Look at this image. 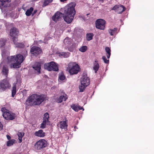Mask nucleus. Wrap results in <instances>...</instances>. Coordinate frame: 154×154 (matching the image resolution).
I'll use <instances>...</instances> for the list:
<instances>
[{"label":"nucleus","mask_w":154,"mask_h":154,"mask_svg":"<svg viewBox=\"0 0 154 154\" xmlns=\"http://www.w3.org/2000/svg\"><path fill=\"white\" fill-rule=\"evenodd\" d=\"M45 98L44 95L34 94L31 95L29 98L28 101L30 105H38L45 100Z\"/></svg>","instance_id":"obj_3"},{"label":"nucleus","mask_w":154,"mask_h":154,"mask_svg":"<svg viewBox=\"0 0 154 154\" xmlns=\"http://www.w3.org/2000/svg\"><path fill=\"white\" fill-rule=\"evenodd\" d=\"M59 79L60 80H63L65 79V77L63 74H61L59 75Z\"/></svg>","instance_id":"obj_38"},{"label":"nucleus","mask_w":154,"mask_h":154,"mask_svg":"<svg viewBox=\"0 0 154 154\" xmlns=\"http://www.w3.org/2000/svg\"><path fill=\"white\" fill-rule=\"evenodd\" d=\"M96 27L97 28L101 30H104L105 28L106 22L102 19L97 20L96 21Z\"/></svg>","instance_id":"obj_9"},{"label":"nucleus","mask_w":154,"mask_h":154,"mask_svg":"<svg viewBox=\"0 0 154 154\" xmlns=\"http://www.w3.org/2000/svg\"><path fill=\"white\" fill-rule=\"evenodd\" d=\"M112 10H114L118 14H121L125 10V8L123 5H117L112 8Z\"/></svg>","instance_id":"obj_11"},{"label":"nucleus","mask_w":154,"mask_h":154,"mask_svg":"<svg viewBox=\"0 0 154 154\" xmlns=\"http://www.w3.org/2000/svg\"><path fill=\"white\" fill-rule=\"evenodd\" d=\"M99 68V65L97 61H95L93 67V69L95 73H97Z\"/></svg>","instance_id":"obj_23"},{"label":"nucleus","mask_w":154,"mask_h":154,"mask_svg":"<svg viewBox=\"0 0 154 154\" xmlns=\"http://www.w3.org/2000/svg\"><path fill=\"white\" fill-rule=\"evenodd\" d=\"M34 134L35 136L41 137H43L45 136V133L42 130L36 131Z\"/></svg>","instance_id":"obj_22"},{"label":"nucleus","mask_w":154,"mask_h":154,"mask_svg":"<svg viewBox=\"0 0 154 154\" xmlns=\"http://www.w3.org/2000/svg\"><path fill=\"white\" fill-rule=\"evenodd\" d=\"M44 67L45 69L49 71L53 70L57 71L58 70L57 64L53 61L45 64Z\"/></svg>","instance_id":"obj_6"},{"label":"nucleus","mask_w":154,"mask_h":154,"mask_svg":"<svg viewBox=\"0 0 154 154\" xmlns=\"http://www.w3.org/2000/svg\"><path fill=\"white\" fill-rule=\"evenodd\" d=\"M5 42L4 39L2 38L0 39V47L3 46L5 45Z\"/></svg>","instance_id":"obj_36"},{"label":"nucleus","mask_w":154,"mask_h":154,"mask_svg":"<svg viewBox=\"0 0 154 154\" xmlns=\"http://www.w3.org/2000/svg\"><path fill=\"white\" fill-rule=\"evenodd\" d=\"M41 49L39 47L33 46L31 48L30 52L31 53L34 55H37L41 53Z\"/></svg>","instance_id":"obj_13"},{"label":"nucleus","mask_w":154,"mask_h":154,"mask_svg":"<svg viewBox=\"0 0 154 154\" xmlns=\"http://www.w3.org/2000/svg\"><path fill=\"white\" fill-rule=\"evenodd\" d=\"M16 84V83H14L12 85V97H14L17 92Z\"/></svg>","instance_id":"obj_24"},{"label":"nucleus","mask_w":154,"mask_h":154,"mask_svg":"<svg viewBox=\"0 0 154 154\" xmlns=\"http://www.w3.org/2000/svg\"><path fill=\"white\" fill-rule=\"evenodd\" d=\"M5 51H3L2 52V57H4L5 56Z\"/></svg>","instance_id":"obj_39"},{"label":"nucleus","mask_w":154,"mask_h":154,"mask_svg":"<svg viewBox=\"0 0 154 154\" xmlns=\"http://www.w3.org/2000/svg\"><path fill=\"white\" fill-rule=\"evenodd\" d=\"M87 50V47L86 46H82L79 49V50L82 52H85Z\"/></svg>","instance_id":"obj_34"},{"label":"nucleus","mask_w":154,"mask_h":154,"mask_svg":"<svg viewBox=\"0 0 154 154\" xmlns=\"http://www.w3.org/2000/svg\"><path fill=\"white\" fill-rule=\"evenodd\" d=\"M63 14L60 12H57L53 16L52 20L55 22H57V21L60 20L62 17H63Z\"/></svg>","instance_id":"obj_14"},{"label":"nucleus","mask_w":154,"mask_h":154,"mask_svg":"<svg viewBox=\"0 0 154 154\" xmlns=\"http://www.w3.org/2000/svg\"><path fill=\"white\" fill-rule=\"evenodd\" d=\"M11 38L13 39V42L16 47L20 48L22 47L23 46V44H22V46H21V44L20 43L18 42L17 37H16L12 38Z\"/></svg>","instance_id":"obj_21"},{"label":"nucleus","mask_w":154,"mask_h":154,"mask_svg":"<svg viewBox=\"0 0 154 154\" xmlns=\"http://www.w3.org/2000/svg\"><path fill=\"white\" fill-rule=\"evenodd\" d=\"M15 142V140L12 139L9 140L7 142V145L8 146L12 145Z\"/></svg>","instance_id":"obj_33"},{"label":"nucleus","mask_w":154,"mask_h":154,"mask_svg":"<svg viewBox=\"0 0 154 154\" xmlns=\"http://www.w3.org/2000/svg\"><path fill=\"white\" fill-rule=\"evenodd\" d=\"M117 28H114L113 29H110L108 30V32L111 35H113L117 32Z\"/></svg>","instance_id":"obj_29"},{"label":"nucleus","mask_w":154,"mask_h":154,"mask_svg":"<svg viewBox=\"0 0 154 154\" xmlns=\"http://www.w3.org/2000/svg\"><path fill=\"white\" fill-rule=\"evenodd\" d=\"M33 68L35 70L37 71L38 74L40 72L41 63L38 62H36L32 66Z\"/></svg>","instance_id":"obj_19"},{"label":"nucleus","mask_w":154,"mask_h":154,"mask_svg":"<svg viewBox=\"0 0 154 154\" xmlns=\"http://www.w3.org/2000/svg\"><path fill=\"white\" fill-rule=\"evenodd\" d=\"M67 0H60V1L61 2H64L65 1H66Z\"/></svg>","instance_id":"obj_44"},{"label":"nucleus","mask_w":154,"mask_h":154,"mask_svg":"<svg viewBox=\"0 0 154 154\" xmlns=\"http://www.w3.org/2000/svg\"><path fill=\"white\" fill-rule=\"evenodd\" d=\"M71 108L73 109L74 111L76 112H78L79 110L83 109L84 110V109L82 108V107L79 106L75 104L71 106Z\"/></svg>","instance_id":"obj_26"},{"label":"nucleus","mask_w":154,"mask_h":154,"mask_svg":"<svg viewBox=\"0 0 154 154\" xmlns=\"http://www.w3.org/2000/svg\"><path fill=\"white\" fill-rule=\"evenodd\" d=\"M53 0H45L43 5V6L45 7L49 3L51 2Z\"/></svg>","instance_id":"obj_35"},{"label":"nucleus","mask_w":154,"mask_h":154,"mask_svg":"<svg viewBox=\"0 0 154 154\" xmlns=\"http://www.w3.org/2000/svg\"><path fill=\"white\" fill-rule=\"evenodd\" d=\"M3 125L2 123L0 122V131L2 130L3 128Z\"/></svg>","instance_id":"obj_40"},{"label":"nucleus","mask_w":154,"mask_h":154,"mask_svg":"<svg viewBox=\"0 0 154 154\" xmlns=\"http://www.w3.org/2000/svg\"><path fill=\"white\" fill-rule=\"evenodd\" d=\"M1 111L2 112V116L7 120H12L15 119V114L9 111L5 107L1 109Z\"/></svg>","instance_id":"obj_5"},{"label":"nucleus","mask_w":154,"mask_h":154,"mask_svg":"<svg viewBox=\"0 0 154 154\" xmlns=\"http://www.w3.org/2000/svg\"><path fill=\"white\" fill-rule=\"evenodd\" d=\"M49 115L48 113L46 112L45 113L44 116L43 121L41 123L40 128H45L46 125L49 122L48 118Z\"/></svg>","instance_id":"obj_10"},{"label":"nucleus","mask_w":154,"mask_h":154,"mask_svg":"<svg viewBox=\"0 0 154 154\" xmlns=\"http://www.w3.org/2000/svg\"><path fill=\"white\" fill-rule=\"evenodd\" d=\"M18 34V31L16 28L11 29L10 31V35L11 38L17 37Z\"/></svg>","instance_id":"obj_17"},{"label":"nucleus","mask_w":154,"mask_h":154,"mask_svg":"<svg viewBox=\"0 0 154 154\" xmlns=\"http://www.w3.org/2000/svg\"><path fill=\"white\" fill-rule=\"evenodd\" d=\"M25 58L21 54H17L16 57L15 56H11L8 57V62L11 63V68H18L20 66L21 63L23 62Z\"/></svg>","instance_id":"obj_2"},{"label":"nucleus","mask_w":154,"mask_h":154,"mask_svg":"<svg viewBox=\"0 0 154 154\" xmlns=\"http://www.w3.org/2000/svg\"><path fill=\"white\" fill-rule=\"evenodd\" d=\"M1 28V26H0V28Z\"/></svg>","instance_id":"obj_47"},{"label":"nucleus","mask_w":154,"mask_h":154,"mask_svg":"<svg viewBox=\"0 0 154 154\" xmlns=\"http://www.w3.org/2000/svg\"><path fill=\"white\" fill-rule=\"evenodd\" d=\"M102 59L103 60L104 63L107 64H108L109 63V60H107L106 57L105 56H103L102 57Z\"/></svg>","instance_id":"obj_37"},{"label":"nucleus","mask_w":154,"mask_h":154,"mask_svg":"<svg viewBox=\"0 0 154 154\" xmlns=\"http://www.w3.org/2000/svg\"><path fill=\"white\" fill-rule=\"evenodd\" d=\"M37 12V10H34L33 11V15H34V14H35Z\"/></svg>","instance_id":"obj_43"},{"label":"nucleus","mask_w":154,"mask_h":154,"mask_svg":"<svg viewBox=\"0 0 154 154\" xmlns=\"http://www.w3.org/2000/svg\"><path fill=\"white\" fill-rule=\"evenodd\" d=\"M6 136H7V139L8 140H9L11 138V137L9 136L8 135H7Z\"/></svg>","instance_id":"obj_42"},{"label":"nucleus","mask_w":154,"mask_h":154,"mask_svg":"<svg viewBox=\"0 0 154 154\" xmlns=\"http://www.w3.org/2000/svg\"><path fill=\"white\" fill-rule=\"evenodd\" d=\"M10 2V0H0V7L2 11L3 12V8L6 7L7 3Z\"/></svg>","instance_id":"obj_15"},{"label":"nucleus","mask_w":154,"mask_h":154,"mask_svg":"<svg viewBox=\"0 0 154 154\" xmlns=\"http://www.w3.org/2000/svg\"><path fill=\"white\" fill-rule=\"evenodd\" d=\"M105 51L106 53V56L108 59H109L111 55V50L109 47L105 48Z\"/></svg>","instance_id":"obj_31"},{"label":"nucleus","mask_w":154,"mask_h":154,"mask_svg":"<svg viewBox=\"0 0 154 154\" xmlns=\"http://www.w3.org/2000/svg\"><path fill=\"white\" fill-rule=\"evenodd\" d=\"M11 85L9 84V81L7 79H5L0 82V90L5 91L7 88H10Z\"/></svg>","instance_id":"obj_8"},{"label":"nucleus","mask_w":154,"mask_h":154,"mask_svg":"<svg viewBox=\"0 0 154 154\" xmlns=\"http://www.w3.org/2000/svg\"><path fill=\"white\" fill-rule=\"evenodd\" d=\"M94 35L92 33H87L86 34V39L87 41H89L92 39Z\"/></svg>","instance_id":"obj_30"},{"label":"nucleus","mask_w":154,"mask_h":154,"mask_svg":"<svg viewBox=\"0 0 154 154\" xmlns=\"http://www.w3.org/2000/svg\"><path fill=\"white\" fill-rule=\"evenodd\" d=\"M67 97L66 94H64L63 95L61 96L57 100L58 103H61L63 100L65 101L67 99Z\"/></svg>","instance_id":"obj_25"},{"label":"nucleus","mask_w":154,"mask_h":154,"mask_svg":"<svg viewBox=\"0 0 154 154\" xmlns=\"http://www.w3.org/2000/svg\"><path fill=\"white\" fill-rule=\"evenodd\" d=\"M1 67L3 66L2 69V74L7 77L8 75V69L7 65H4L3 63L2 62L0 64Z\"/></svg>","instance_id":"obj_20"},{"label":"nucleus","mask_w":154,"mask_h":154,"mask_svg":"<svg viewBox=\"0 0 154 154\" xmlns=\"http://www.w3.org/2000/svg\"><path fill=\"white\" fill-rule=\"evenodd\" d=\"M47 142L44 139H42L36 142L34 145L35 149L36 151L40 150L45 147Z\"/></svg>","instance_id":"obj_7"},{"label":"nucleus","mask_w":154,"mask_h":154,"mask_svg":"<svg viewBox=\"0 0 154 154\" xmlns=\"http://www.w3.org/2000/svg\"><path fill=\"white\" fill-rule=\"evenodd\" d=\"M72 39L68 37L66 38L64 40L63 43L65 47L68 48L72 44Z\"/></svg>","instance_id":"obj_18"},{"label":"nucleus","mask_w":154,"mask_h":154,"mask_svg":"<svg viewBox=\"0 0 154 154\" xmlns=\"http://www.w3.org/2000/svg\"><path fill=\"white\" fill-rule=\"evenodd\" d=\"M75 4L74 3L69 4L67 7V10L65 11V16L63 17L65 21L67 23H70L73 20L75 13Z\"/></svg>","instance_id":"obj_1"},{"label":"nucleus","mask_w":154,"mask_h":154,"mask_svg":"<svg viewBox=\"0 0 154 154\" xmlns=\"http://www.w3.org/2000/svg\"><path fill=\"white\" fill-rule=\"evenodd\" d=\"M57 127L61 129H66L67 127V125L66 121H62L57 124Z\"/></svg>","instance_id":"obj_16"},{"label":"nucleus","mask_w":154,"mask_h":154,"mask_svg":"<svg viewBox=\"0 0 154 154\" xmlns=\"http://www.w3.org/2000/svg\"><path fill=\"white\" fill-rule=\"evenodd\" d=\"M70 54V53L68 52H61L59 54V56L62 57H67Z\"/></svg>","instance_id":"obj_28"},{"label":"nucleus","mask_w":154,"mask_h":154,"mask_svg":"<svg viewBox=\"0 0 154 154\" xmlns=\"http://www.w3.org/2000/svg\"><path fill=\"white\" fill-rule=\"evenodd\" d=\"M24 134L22 132L19 131L17 133V135L18 137V139L19 140V142L21 143L22 142V138L24 136Z\"/></svg>","instance_id":"obj_27"},{"label":"nucleus","mask_w":154,"mask_h":154,"mask_svg":"<svg viewBox=\"0 0 154 154\" xmlns=\"http://www.w3.org/2000/svg\"><path fill=\"white\" fill-rule=\"evenodd\" d=\"M81 85L79 88L80 92H83L86 87L90 84V80L86 74L83 75L80 79Z\"/></svg>","instance_id":"obj_4"},{"label":"nucleus","mask_w":154,"mask_h":154,"mask_svg":"<svg viewBox=\"0 0 154 154\" xmlns=\"http://www.w3.org/2000/svg\"><path fill=\"white\" fill-rule=\"evenodd\" d=\"M80 68L77 64L73 65L72 67L69 69V72L71 75L77 74L79 71Z\"/></svg>","instance_id":"obj_12"},{"label":"nucleus","mask_w":154,"mask_h":154,"mask_svg":"<svg viewBox=\"0 0 154 154\" xmlns=\"http://www.w3.org/2000/svg\"><path fill=\"white\" fill-rule=\"evenodd\" d=\"M74 128H76V126H75V127H74Z\"/></svg>","instance_id":"obj_46"},{"label":"nucleus","mask_w":154,"mask_h":154,"mask_svg":"<svg viewBox=\"0 0 154 154\" xmlns=\"http://www.w3.org/2000/svg\"><path fill=\"white\" fill-rule=\"evenodd\" d=\"M68 50L72 52L74 51V48H68Z\"/></svg>","instance_id":"obj_41"},{"label":"nucleus","mask_w":154,"mask_h":154,"mask_svg":"<svg viewBox=\"0 0 154 154\" xmlns=\"http://www.w3.org/2000/svg\"><path fill=\"white\" fill-rule=\"evenodd\" d=\"M72 63H70L69 64V66H71V64H72Z\"/></svg>","instance_id":"obj_45"},{"label":"nucleus","mask_w":154,"mask_h":154,"mask_svg":"<svg viewBox=\"0 0 154 154\" xmlns=\"http://www.w3.org/2000/svg\"><path fill=\"white\" fill-rule=\"evenodd\" d=\"M33 10V8L32 7H31L29 9H28L26 12V15L28 16H30Z\"/></svg>","instance_id":"obj_32"}]
</instances>
